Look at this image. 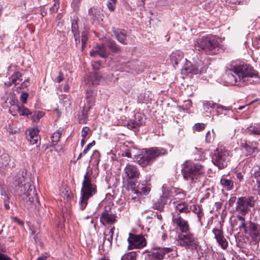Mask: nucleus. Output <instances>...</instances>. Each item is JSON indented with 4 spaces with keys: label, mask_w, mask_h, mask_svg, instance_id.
Returning a JSON list of instances; mask_svg holds the SVG:
<instances>
[{
    "label": "nucleus",
    "mask_w": 260,
    "mask_h": 260,
    "mask_svg": "<svg viewBox=\"0 0 260 260\" xmlns=\"http://www.w3.org/2000/svg\"><path fill=\"white\" fill-rule=\"evenodd\" d=\"M64 79L63 74L61 72H59L58 75L55 78V81L60 83L63 81Z\"/></svg>",
    "instance_id": "nucleus-55"
},
{
    "label": "nucleus",
    "mask_w": 260,
    "mask_h": 260,
    "mask_svg": "<svg viewBox=\"0 0 260 260\" xmlns=\"http://www.w3.org/2000/svg\"><path fill=\"white\" fill-rule=\"evenodd\" d=\"M254 206V200L253 197H241L237 201L236 210L244 215L248 212L249 207Z\"/></svg>",
    "instance_id": "nucleus-9"
},
{
    "label": "nucleus",
    "mask_w": 260,
    "mask_h": 260,
    "mask_svg": "<svg viewBox=\"0 0 260 260\" xmlns=\"http://www.w3.org/2000/svg\"><path fill=\"white\" fill-rule=\"evenodd\" d=\"M246 148L248 152L250 154L253 153L255 151V148L254 147H251L250 146H246Z\"/></svg>",
    "instance_id": "nucleus-60"
},
{
    "label": "nucleus",
    "mask_w": 260,
    "mask_h": 260,
    "mask_svg": "<svg viewBox=\"0 0 260 260\" xmlns=\"http://www.w3.org/2000/svg\"><path fill=\"white\" fill-rule=\"evenodd\" d=\"M11 218L13 221L17 223L19 225H22L23 224V222L17 217H12Z\"/></svg>",
    "instance_id": "nucleus-58"
},
{
    "label": "nucleus",
    "mask_w": 260,
    "mask_h": 260,
    "mask_svg": "<svg viewBox=\"0 0 260 260\" xmlns=\"http://www.w3.org/2000/svg\"><path fill=\"white\" fill-rule=\"evenodd\" d=\"M175 209L177 213V216H179L180 215V214L182 213L185 214L189 213L191 210V207L190 208H189V205L186 202H181L177 203L175 205Z\"/></svg>",
    "instance_id": "nucleus-23"
},
{
    "label": "nucleus",
    "mask_w": 260,
    "mask_h": 260,
    "mask_svg": "<svg viewBox=\"0 0 260 260\" xmlns=\"http://www.w3.org/2000/svg\"><path fill=\"white\" fill-rule=\"evenodd\" d=\"M248 233L255 241H257L260 238L259 230L258 229L257 225L253 222H250L248 228Z\"/></svg>",
    "instance_id": "nucleus-21"
},
{
    "label": "nucleus",
    "mask_w": 260,
    "mask_h": 260,
    "mask_svg": "<svg viewBox=\"0 0 260 260\" xmlns=\"http://www.w3.org/2000/svg\"><path fill=\"white\" fill-rule=\"evenodd\" d=\"M130 249L142 248L146 245V241L142 235H135L129 233L127 239Z\"/></svg>",
    "instance_id": "nucleus-10"
},
{
    "label": "nucleus",
    "mask_w": 260,
    "mask_h": 260,
    "mask_svg": "<svg viewBox=\"0 0 260 260\" xmlns=\"http://www.w3.org/2000/svg\"><path fill=\"white\" fill-rule=\"evenodd\" d=\"M86 98L87 105L85 104L83 106H90V109L94 103V98L92 95H90L87 93Z\"/></svg>",
    "instance_id": "nucleus-47"
},
{
    "label": "nucleus",
    "mask_w": 260,
    "mask_h": 260,
    "mask_svg": "<svg viewBox=\"0 0 260 260\" xmlns=\"http://www.w3.org/2000/svg\"><path fill=\"white\" fill-rule=\"evenodd\" d=\"M20 182H17V180L15 181V185H18L20 189L19 196H22V198L26 204L29 207L32 204L36 205L38 203V199L37 198V193L35 188L29 182H25L23 176L19 178Z\"/></svg>",
    "instance_id": "nucleus-3"
},
{
    "label": "nucleus",
    "mask_w": 260,
    "mask_h": 260,
    "mask_svg": "<svg viewBox=\"0 0 260 260\" xmlns=\"http://www.w3.org/2000/svg\"><path fill=\"white\" fill-rule=\"evenodd\" d=\"M254 178L256 180L257 189L260 196V169L254 173Z\"/></svg>",
    "instance_id": "nucleus-44"
},
{
    "label": "nucleus",
    "mask_w": 260,
    "mask_h": 260,
    "mask_svg": "<svg viewBox=\"0 0 260 260\" xmlns=\"http://www.w3.org/2000/svg\"><path fill=\"white\" fill-rule=\"evenodd\" d=\"M238 220L240 221L239 228L241 231L243 230L245 233H248V229L246 226L245 218L241 215L237 216Z\"/></svg>",
    "instance_id": "nucleus-40"
},
{
    "label": "nucleus",
    "mask_w": 260,
    "mask_h": 260,
    "mask_svg": "<svg viewBox=\"0 0 260 260\" xmlns=\"http://www.w3.org/2000/svg\"><path fill=\"white\" fill-rule=\"evenodd\" d=\"M92 67L94 70H98L100 69L101 64L99 61L92 62Z\"/></svg>",
    "instance_id": "nucleus-56"
},
{
    "label": "nucleus",
    "mask_w": 260,
    "mask_h": 260,
    "mask_svg": "<svg viewBox=\"0 0 260 260\" xmlns=\"http://www.w3.org/2000/svg\"><path fill=\"white\" fill-rule=\"evenodd\" d=\"M63 129L59 128L55 131L52 135L51 138L52 142H57L59 141L61 136Z\"/></svg>",
    "instance_id": "nucleus-41"
},
{
    "label": "nucleus",
    "mask_w": 260,
    "mask_h": 260,
    "mask_svg": "<svg viewBox=\"0 0 260 260\" xmlns=\"http://www.w3.org/2000/svg\"><path fill=\"white\" fill-rule=\"evenodd\" d=\"M124 173L126 179H137L140 176V172L137 167L131 164L126 166Z\"/></svg>",
    "instance_id": "nucleus-18"
},
{
    "label": "nucleus",
    "mask_w": 260,
    "mask_h": 260,
    "mask_svg": "<svg viewBox=\"0 0 260 260\" xmlns=\"http://www.w3.org/2000/svg\"><path fill=\"white\" fill-rule=\"evenodd\" d=\"M137 254L135 251L128 252L123 255L121 260H136Z\"/></svg>",
    "instance_id": "nucleus-38"
},
{
    "label": "nucleus",
    "mask_w": 260,
    "mask_h": 260,
    "mask_svg": "<svg viewBox=\"0 0 260 260\" xmlns=\"http://www.w3.org/2000/svg\"><path fill=\"white\" fill-rule=\"evenodd\" d=\"M99 156L100 154L99 151L97 150H94L92 153V155L91 157V158L92 159L95 157V158L97 159L98 161H99Z\"/></svg>",
    "instance_id": "nucleus-57"
},
{
    "label": "nucleus",
    "mask_w": 260,
    "mask_h": 260,
    "mask_svg": "<svg viewBox=\"0 0 260 260\" xmlns=\"http://www.w3.org/2000/svg\"><path fill=\"white\" fill-rule=\"evenodd\" d=\"M220 184L226 190H231L233 188V181L223 177L220 179Z\"/></svg>",
    "instance_id": "nucleus-33"
},
{
    "label": "nucleus",
    "mask_w": 260,
    "mask_h": 260,
    "mask_svg": "<svg viewBox=\"0 0 260 260\" xmlns=\"http://www.w3.org/2000/svg\"><path fill=\"white\" fill-rule=\"evenodd\" d=\"M95 142L94 141H93L92 142L89 143L86 148L83 150V153L86 154L87 152L89 150V149L95 145Z\"/></svg>",
    "instance_id": "nucleus-53"
},
{
    "label": "nucleus",
    "mask_w": 260,
    "mask_h": 260,
    "mask_svg": "<svg viewBox=\"0 0 260 260\" xmlns=\"http://www.w3.org/2000/svg\"><path fill=\"white\" fill-rule=\"evenodd\" d=\"M0 260H12L9 256L0 252Z\"/></svg>",
    "instance_id": "nucleus-59"
},
{
    "label": "nucleus",
    "mask_w": 260,
    "mask_h": 260,
    "mask_svg": "<svg viewBox=\"0 0 260 260\" xmlns=\"http://www.w3.org/2000/svg\"><path fill=\"white\" fill-rule=\"evenodd\" d=\"M17 109H19V105H11L9 108V112L12 115L15 116L16 115V112Z\"/></svg>",
    "instance_id": "nucleus-49"
},
{
    "label": "nucleus",
    "mask_w": 260,
    "mask_h": 260,
    "mask_svg": "<svg viewBox=\"0 0 260 260\" xmlns=\"http://www.w3.org/2000/svg\"><path fill=\"white\" fill-rule=\"evenodd\" d=\"M90 110V106H83L82 114L79 116L78 119L80 123H86L88 121V112Z\"/></svg>",
    "instance_id": "nucleus-29"
},
{
    "label": "nucleus",
    "mask_w": 260,
    "mask_h": 260,
    "mask_svg": "<svg viewBox=\"0 0 260 260\" xmlns=\"http://www.w3.org/2000/svg\"><path fill=\"white\" fill-rule=\"evenodd\" d=\"M212 232L219 245L220 246L222 249H226L228 246V242L224 236L222 230L214 228L213 229Z\"/></svg>",
    "instance_id": "nucleus-19"
},
{
    "label": "nucleus",
    "mask_w": 260,
    "mask_h": 260,
    "mask_svg": "<svg viewBox=\"0 0 260 260\" xmlns=\"http://www.w3.org/2000/svg\"><path fill=\"white\" fill-rule=\"evenodd\" d=\"M145 123L144 115L141 113L135 114L134 119L129 120L127 123L128 129L136 132L137 128L143 125Z\"/></svg>",
    "instance_id": "nucleus-13"
},
{
    "label": "nucleus",
    "mask_w": 260,
    "mask_h": 260,
    "mask_svg": "<svg viewBox=\"0 0 260 260\" xmlns=\"http://www.w3.org/2000/svg\"><path fill=\"white\" fill-rule=\"evenodd\" d=\"M183 166L181 170L183 178L190 183L195 182L205 172L204 167L199 163L186 161Z\"/></svg>",
    "instance_id": "nucleus-4"
},
{
    "label": "nucleus",
    "mask_w": 260,
    "mask_h": 260,
    "mask_svg": "<svg viewBox=\"0 0 260 260\" xmlns=\"http://www.w3.org/2000/svg\"><path fill=\"white\" fill-rule=\"evenodd\" d=\"M174 192H175V196H177V197L174 198V200H176V199L182 200L185 197V194L182 190V189H181L180 188H175Z\"/></svg>",
    "instance_id": "nucleus-42"
},
{
    "label": "nucleus",
    "mask_w": 260,
    "mask_h": 260,
    "mask_svg": "<svg viewBox=\"0 0 260 260\" xmlns=\"http://www.w3.org/2000/svg\"><path fill=\"white\" fill-rule=\"evenodd\" d=\"M151 189L150 184L146 181H144L141 183L139 184L137 188V193H135L134 195H131V199L136 200L138 198L139 196H146L147 195Z\"/></svg>",
    "instance_id": "nucleus-16"
},
{
    "label": "nucleus",
    "mask_w": 260,
    "mask_h": 260,
    "mask_svg": "<svg viewBox=\"0 0 260 260\" xmlns=\"http://www.w3.org/2000/svg\"><path fill=\"white\" fill-rule=\"evenodd\" d=\"M124 155L128 158L132 157L131 153L129 151H126L124 152Z\"/></svg>",
    "instance_id": "nucleus-63"
},
{
    "label": "nucleus",
    "mask_w": 260,
    "mask_h": 260,
    "mask_svg": "<svg viewBox=\"0 0 260 260\" xmlns=\"http://www.w3.org/2000/svg\"><path fill=\"white\" fill-rule=\"evenodd\" d=\"M184 54L180 50H177L173 52L170 55V60L172 63L174 65H178V63L183 58Z\"/></svg>",
    "instance_id": "nucleus-24"
},
{
    "label": "nucleus",
    "mask_w": 260,
    "mask_h": 260,
    "mask_svg": "<svg viewBox=\"0 0 260 260\" xmlns=\"http://www.w3.org/2000/svg\"><path fill=\"white\" fill-rule=\"evenodd\" d=\"M10 158L7 153H3L0 156V168L5 169L9 164Z\"/></svg>",
    "instance_id": "nucleus-34"
},
{
    "label": "nucleus",
    "mask_w": 260,
    "mask_h": 260,
    "mask_svg": "<svg viewBox=\"0 0 260 260\" xmlns=\"http://www.w3.org/2000/svg\"><path fill=\"white\" fill-rule=\"evenodd\" d=\"M229 82L232 85L246 84L250 80L249 78H258V72L250 66L245 63L232 62L226 67Z\"/></svg>",
    "instance_id": "nucleus-1"
},
{
    "label": "nucleus",
    "mask_w": 260,
    "mask_h": 260,
    "mask_svg": "<svg viewBox=\"0 0 260 260\" xmlns=\"http://www.w3.org/2000/svg\"><path fill=\"white\" fill-rule=\"evenodd\" d=\"M116 1L117 0H109L108 1L107 6L110 11H114Z\"/></svg>",
    "instance_id": "nucleus-48"
},
{
    "label": "nucleus",
    "mask_w": 260,
    "mask_h": 260,
    "mask_svg": "<svg viewBox=\"0 0 260 260\" xmlns=\"http://www.w3.org/2000/svg\"><path fill=\"white\" fill-rule=\"evenodd\" d=\"M173 249L170 247L159 248L154 249L152 252L151 256L153 260H162L166 254L171 252Z\"/></svg>",
    "instance_id": "nucleus-20"
},
{
    "label": "nucleus",
    "mask_w": 260,
    "mask_h": 260,
    "mask_svg": "<svg viewBox=\"0 0 260 260\" xmlns=\"http://www.w3.org/2000/svg\"><path fill=\"white\" fill-rule=\"evenodd\" d=\"M88 13L93 21H98L102 17L100 10L95 8H91L88 11Z\"/></svg>",
    "instance_id": "nucleus-31"
},
{
    "label": "nucleus",
    "mask_w": 260,
    "mask_h": 260,
    "mask_svg": "<svg viewBox=\"0 0 260 260\" xmlns=\"http://www.w3.org/2000/svg\"><path fill=\"white\" fill-rule=\"evenodd\" d=\"M117 40L121 43L126 45L127 44V31L124 29H117L113 31Z\"/></svg>",
    "instance_id": "nucleus-25"
},
{
    "label": "nucleus",
    "mask_w": 260,
    "mask_h": 260,
    "mask_svg": "<svg viewBox=\"0 0 260 260\" xmlns=\"http://www.w3.org/2000/svg\"><path fill=\"white\" fill-rule=\"evenodd\" d=\"M205 128V124L203 123H198L194 124L193 129L197 131H200Z\"/></svg>",
    "instance_id": "nucleus-51"
},
{
    "label": "nucleus",
    "mask_w": 260,
    "mask_h": 260,
    "mask_svg": "<svg viewBox=\"0 0 260 260\" xmlns=\"http://www.w3.org/2000/svg\"><path fill=\"white\" fill-rule=\"evenodd\" d=\"M31 114V113L30 112L28 109L25 107L23 105H21L19 115L28 116L29 115Z\"/></svg>",
    "instance_id": "nucleus-46"
},
{
    "label": "nucleus",
    "mask_w": 260,
    "mask_h": 260,
    "mask_svg": "<svg viewBox=\"0 0 260 260\" xmlns=\"http://www.w3.org/2000/svg\"><path fill=\"white\" fill-rule=\"evenodd\" d=\"M114 230L115 228L113 227L104 233L105 237L101 248L104 252H108L111 248Z\"/></svg>",
    "instance_id": "nucleus-14"
},
{
    "label": "nucleus",
    "mask_w": 260,
    "mask_h": 260,
    "mask_svg": "<svg viewBox=\"0 0 260 260\" xmlns=\"http://www.w3.org/2000/svg\"><path fill=\"white\" fill-rule=\"evenodd\" d=\"M110 208L106 207L105 211L102 213L100 217V221L103 225L111 224L116 221V215L111 211Z\"/></svg>",
    "instance_id": "nucleus-15"
},
{
    "label": "nucleus",
    "mask_w": 260,
    "mask_h": 260,
    "mask_svg": "<svg viewBox=\"0 0 260 260\" xmlns=\"http://www.w3.org/2000/svg\"><path fill=\"white\" fill-rule=\"evenodd\" d=\"M207 192L205 193L204 195V198L205 199H208L211 196V193L209 192H211V190L210 189H207Z\"/></svg>",
    "instance_id": "nucleus-62"
},
{
    "label": "nucleus",
    "mask_w": 260,
    "mask_h": 260,
    "mask_svg": "<svg viewBox=\"0 0 260 260\" xmlns=\"http://www.w3.org/2000/svg\"><path fill=\"white\" fill-rule=\"evenodd\" d=\"M246 131L249 134L259 135H260V123L256 125H250L246 128Z\"/></svg>",
    "instance_id": "nucleus-37"
},
{
    "label": "nucleus",
    "mask_w": 260,
    "mask_h": 260,
    "mask_svg": "<svg viewBox=\"0 0 260 260\" xmlns=\"http://www.w3.org/2000/svg\"><path fill=\"white\" fill-rule=\"evenodd\" d=\"M162 189L163 194L153 204L154 208L160 211L163 210L165 205L168 203V201L171 202L172 200L171 198L169 196V193L165 192V189L164 185L162 187Z\"/></svg>",
    "instance_id": "nucleus-17"
},
{
    "label": "nucleus",
    "mask_w": 260,
    "mask_h": 260,
    "mask_svg": "<svg viewBox=\"0 0 260 260\" xmlns=\"http://www.w3.org/2000/svg\"><path fill=\"white\" fill-rule=\"evenodd\" d=\"M178 245L190 250H197L199 242L194 234L189 231L186 233H178L176 237Z\"/></svg>",
    "instance_id": "nucleus-7"
},
{
    "label": "nucleus",
    "mask_w": 260,
    "mask_h": 260,
    "mask_svg": "<svg viewBox=\"0 0 260 260\" xmlns=\"http://www.w3.org/2000/svg\"><path fill=\"white\" fill-rule=\"evenodd\" d=\"M87 40V31H84L82 32L81 34V42H82V47L83 48Z\"/></svg>",
    "instance_id": "nucleus-50"
},
{
    "label": "nucleus",
    "mask_w": 260,
    "mask_h": 260,
    "mask_svg": "<svg viewBox=\"0 0 260 260\" xmlns=\"http://www.w3.org/2000/svg\"><path fill=\"white\" fill-rule=\"evenodd\" d=\"M144 152L138 157V162L142 167L151 165L158 157L165 155L167 151L161 147L144 149Z\"/></svg>",
    "instance_id": "nucleus-5"
},
{
    "label": "nucleus",
    "mask_w": 260,
    "mask_h": 260,
    "mask_svg": "<svg viewBox=\"0 0 260 260\" xmlns=\"http://www.w3.org/2000/svg\"><path fill=\"white\" fill-rule=\"evenodd\" d=\"M230 152L224 147H218L214 151L212 157V161L220 169L228 166L230 161Z\"/></svg>",
    "instance_id": "nucleus-8"
},
{
    "label": "nucleus",
    "mask_w": 260,
    "mask_h": 260,
    "mask_svg": "<svg viewBox=\"0 0 260 260\" xmlns=\"http://www.w3.org/2000/svg\"><path fill=\"white\" fill-rule=\"evenodd\" d=\"M106 45L113 52L118 53L120 51V47L116 44L114 41L107 40Z\"/></svg>",
    "instance_id": "nucleus-32"
},
{
    "label": "nucleus",
    "mask_w": 260,
    "mask_h": 260,
    "mask_svg": "<svg viewBox=\"0 0 260 260\" xmlns=\"http://www.w3.org/2000/svg\"><path fill=\"white\" fill-rule=\"evenodd\" d=\"M216 135L213 129L208 131L206 135L205 141L206 143H212L215 139Z\"/></svg>",
    "instance_id": "nucleus-39"
},
{
    "label": "nucleus",
    "mask_w": 260,
    "mask_h": 260,
    "mask_svg": "<svg viewBox=\"0 0 260 260\" xmlns=\"http://www.w3.org/2000/svg\"><path fill=\"white\" fill-rule=\"evenodd\" d=\"M102 78V76L97 73L94 72L90 74L88 77L87 81L89 84L93 85H98Z\"/></svg>",
    "instance_id": "nucleus-30"
},
{
    "label": "nucleus",
    "mask_w": 260,
    "mask_h": 260,
    "mask_svg": "<svg viewBox=\"0 0 260 260\" xmlns=\"http://www.w3.org/2000/svg\"><path fill=\"white\" fill-rule=\"evenodd\" d=\"M59 7V0H54L53 6L51 8L53 11H57Z\"/></svg>",
    "instance_id": "nucleus-54"
},
{
    "label": "nucleus",
    "mask_w": 260,
    "mask_h": 260,
    "mask_svg": "<svg viewBox=\"0 0 260 260\" xmlns=\"http://www.w3.org/2000/svg\"><path fill=\"white\" fill-rule=\"evenodd\" d=\"M192 210L197 215L199 220H200L201 216L203 215V213H202L201 210L199 206L197 205H194L193 206V209Z\"/></svg>",
    "instance_id": "nucleus-45"
},
{
    "label": "nucleus",
    "mask_w": 260,
    "mask_h": 260,
    "mask_svg": "<svg viewBox=\"0 0 260 260\" xmlns=\"http://www.w3.org/2000/svg\"><path fill=\"white\" fill-rule=\"evenodd\" d=\"M96 186L92 182L91 173L86 172L81 189V197L79 202L80 209L82 210L86 207L88 200L95 194Z\"/></svg>",
    "instance_id": "nucleus-2"
},
{
    "label": "nucleus",
    "mask_w": 260,
    "mask_h": 260,
    "mask_svg": "<svg viewBox=\"0 0 260 260\" xmlns=\"http://www.w3.org/2000/svg\"><path fill=\"white\" fill-rule=\"evenodd\" d=\"M91 131L89 127L85 126L82 128L81 132V136L83 138H86L87 137H90L91 135Z\"/></svg>",
    "instance_id": "nucleus-43"
},
{
    "label": "nucleus",
    "mask_w": 260,
    "mask_h": 260,
    "mask_svg": "<svg viewBox=\"0 0 260 260\" xmlns=\"http://www.w3.org/2000/svg\"><path fill=\"white\" fill-rule=\"evenodd\" d=\"M204 107L210 106L211 108L213 109H215L216 110V112L218 114H220L223 113V111H229L230 110V108L229 107H226L225 106H223L222 105H219L218 104L216 103H205L203 104Z\"/></svg>",
    "instance_id": "nucleus-27"
},
{
    "label": "nucleus",
    "mask_w": 260,
    "mask_h": 260,
    "mask_svg": "<svg viewBox=\"0 0 260 260\" xmlns=\"http://www.w3.org/2000/svg\"><path fill=\"white\" fill-rule=\"evenodd\" d=\"M22 74L19 72H15L9 78V81L5 83L8 86H10L13 84H16L18 80H22Z\"/></svg>",
    "instance_id": "nucleus-28"
},
{
    "label": "nucleus",
    "mask_w": 260,
    "mask_h": 260,
    "mask_svg": "<svg viewBox=\"0 0 260 260\" xmlns=\"http://www.w3.org/2000/svg\"><path fill=\"white\" fill-rule=\"evenodd\" d=\"M219 41V39L215 36H207L203 37L198 44L206 54L213 55L217 53L218 50Z\"/></svg>",
    "instance_id": "nucleus-6"
},
{
    "label": "nucleus",
    "mask_w": 260,
    "mask_h": 260,
    "mask_svg": "<svg viewBox=\"0 0 260 260\" xmlns=\"http://www.w3.org/2000/svg\"><path fill=\"white\" fill-rule=\"evenodd\" d=\"M39 129L38 128H32L27 136L28 140L32 144H37L38 141V133Z\"/></svg>",
    "instance_id": "nucleus-26"
},
{
    "label": "nucleus",
    "mask_w": 260,
    "mask_h": 260,
    "mask_svg": "<svg viewBox=\"0 0 260 260\" xmlns=\"http://www.w3.org/2000/svg\"><path fill=\"white\" fill-rule=\"evenodd\" d=\"M28 96V94L27 92H23L20 96V100L23 104H25L27 102V99Z\"/></svg>",
    "instance_id": "nucleus-52"
},
{
    "label": "nucleus",
    "mask_w": 260,
    "mask_h": 260,
    "mask_svg": "<svg viewBox=\"0 0 260 260\" xmlns=\"http://www.w3.org/2000/svg\"><path fill=\"white\" fill-rule=\"evenodd\" d=\"M173 224L179 229L180 233H186L189 231L190 227L188 221L180 215H174L172 218Z\"/></svg>",
    "instance_id": "nucleus-12"
},
{
    "label": "nucleus",
    "mask_w": 260,
    "mask_h": 260,
    "mask_svg": "<svg viewBox=\"0 0 260 260\" xmlns=\"http://www.w3.org/2000/svg\"><path fill=\"white\" fill-rule=\"evenodd\" d=\"M85 139L86 138H82V139H81V147H83L84 146V145L85 144V143H86Z\"/></svg>",
    "instance_id": "nucleus-64"
},
{
    "label": "nucleus",
    "mask_w": 260,
    "mask_h": 260,
    "mask_svg": "<svg viewBox=\"0 0 260 260\" xmlns=\"http://www.w3.org/2000/svg\"><path fill=\"white\" fill-rule=\"evenodd\" d=\"M95 55H98L102 58H105L108 56V53L104 46L97 45L94 47L92 49V51L90 52V55L93 56Z\"/></svg>",
    "instance_id": "nucleus-22"
},
{
    "label": "nucleus",
    "mask_w": 260,
    "mask_h": 260,
    "mask_svg": "<svg viewBox=\"0 0 260 260\" xmlns=\"http://www.w3.org/2000/svg\"><path fill=\"white\" fill-rule=\"evenodd\" d=\"M237 178L240 181H242L243 180V176L241 172L237 174Z\"/></svg>",
    "instance_id": "nucleus-61"
},
{
    "label": "nucleus",
    "mask_w": 260,
    "mask_h": 260,
    "mask_svg": "<svg viewBox=\"0 0 260 260\" xmlns=\"http://www.w3.org/2000/svg\"><path fill=\"white\" fill-rule=\"evenodd\" d=\"M201 62L192 64L190 61H186L182 69V73L186 75H197L204 72V68L200 67Z\"/></svg>",
    "instance_id": "nucleus-11"
},
{
    "label": "nucleus",
    "mask_w": 260,
    "mask_h": 260,
    "mask_svg": "<svg viewBox=\"0 0 260 260\" xmlns=\"http://www.w3.org/2000/svg\"><path fill=\"white\" fill-rule=\"evenodd\" d=\"M127 181V190L130 191L129 196L134 195L135 193H137V190L136 188V183L134 181L135 179H126Z\"/></svg>",
    "instance_id": "nucleus-36"
},
{
    "label": "nucleus",
    "mask_w": 260,
    "mask_h": 260,
    "mask_svg": "<svg viewBox=\"0 0 260 260\" xmlns=\"http://www.w3.org/2000/svg\"><path fill=\"white\" fill-rule=\"evenodd\" d=\"M72 31L74 35L76 43H80L79 39V31L78 29V25L76 21H73L72 23Z\"/></svg>",
    "instance_id": "nucleus-35"
}]
</instances>
